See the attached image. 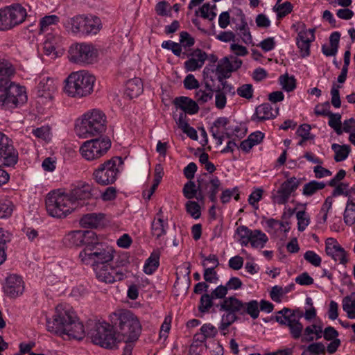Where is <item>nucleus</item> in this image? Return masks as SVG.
<instances>
[{"label":"nucleus","instance_id":"nucleus-1","mask_svg":"<svg viewBox=\"0 0 355 355\" xmlns=\"http://www.w3.org/2000/svg\"><path fill=\"white\" fill-rule=\"evenodd\" d=\"M46 329L58 335L67 336L69 339L82 340L85 336L83 324L73 311L67 304H59L55 307L53 319L46 318Z\"/></svg>","mask_w":355,"mask_h":355},{"label":"nucleus","instance_id":"nucleus-2","mask_svg":"<svg viewBox=\"0 0 355 355\" xmlns=\"http://www.w3.org/2000/svg\"><path fill=\"white\" fill-rule=\"evenodd\" d=\"M95 77L86 71L71 73L65 79L64 92L69 97L81 98L92 94Z\"/></svg>","mask_w":355,"mask_h":355},{"label":"nucleus","instance_id":"nucleus-3","mask_svg":"<svg viewBox=\"0 0 355 355\" xmlns=\"http://www.w3.org/2000/svg\"><path fill=\"white\" fill-rule=\"evenodd\" d=\"M114 250L96 239L80 252L79 258L81 262L86 265H92L93 268L97 266L109 264L114 259Z\"/></svg>","mask_w":355,"mask_h":355},{"label":"nucleus","instance_id":"nucleus-4","mask_svg":"<svg viewBox=\"0 0 355 355\" xmlns=\"http://www.w3.org/2000/svg\"><path fill=\"white\" fill-rule=\"evenodd\" d=\"M106 130V116L99 110L94 109L85 113L76 132L80 137L87 138L101 135Z\"/></svg>","mask_w":355,"mask_h":355},{"label":"nucleus","instance_id":"nucleus-5","mask_svg":"<svg viewBox=\"0 0 355 355\" xmlns=\"http://www.w3.org/2000/svg\"><path fill=\"white\" fill-rule=\"evenodd\" d=\"M27 100L25 89L9 78H0V107L15 108Z\"/></svg>","mask_w":355,"mask_h":355},{"label":"nucleus","instance_id":"nucleus-6","mask_svg":"<svg viewBox=\"0 0 355 355\" xmlns=\"http://www.w3.org/2000/svg\"><path fill=\"white\" fill-rule=\"evenodd\" d=\"M119 331L117 338L119 343L124 342L133 344L140 334L141 327L137 316L130 311L121 313L119 317Z\"/></svg>","mask_w":355,"mask_h":355},{"label":"nucleus","instance_id":"nucleus-7","mask_svg":"<svg viewBox=\"0 0 355 355\" xmlns=\"http://www.w3.org/2000/svg\"><path fill=\"white\" fill-rule=\"evenodd\" d=\"M87 334L93 343L102 347L113 349L119 343L113 326L107 322H95Z\"/></svg>","mask_w":355,"mask_h":355},{"label":"nucleus","instance_id":"nucleus-8","mask_svg":"<svg viewBox=\"0 0 355 355\" xmlns=\"http://www.w3.org/2000/svg\"><path fill=\"white\" fill-rule=\"evenodd\" d=\"M98 190L93 184L79 182L67 193L70 201L73 202L75 209L83 206H94V198L98 196Z\"/></svg>","mask_w":355,"mask_h":355},{"label":"nucleus","instance_id":"nucleus-9","mask_svg":"<svg viewBox=\"0 0 355 355\" xmlns=\"http://www.w3.org/2000/svg\"><path fill=\"white\" fill-rule=\"evenodd\" d=\"M46 209L52 217L62 218L75 210L67 193L50 192L46 198Z\"/></svg>","mask_w":355,"mask_h":355},{"label":"nucleus","instance_id":"nucleus-10","mask_svg":"<svg viewBox=\"0 0 355 355\" xmlns=\"http://www.w3.org/2000/svg\"><path fill=\"white\" fill-rule=\"evenodd\" d=\"M216 307L220 311H225L221 317V321L218 329L223 331L226 330L239 318L237 315H242L243 311V302L234 296L225 297L219 304H216Z\"/></svg>","mask_w":355,"mask_h":355},{"label":"nucleus","instance_id":"nucleus-11","mask_svg":"<svg viewBox=\"0 0 355 355\" xmlns=\"http://www.w3.org/2000/svg\"><path fill=\"white\" fill-rule=\"evenodd\" d=\"M123 164L120 157H114L100 164L93 172L95 182L102 186L112 184L117 179L119 166Z\"/></svg>","mask_w":355,"mask_h":355},{"label":"nucleus","instance_id":"nucleus-12","mask_svg":"<svg viewBox=\"0 0 355 355\" xmlns=\"http://www.w3.org/2000/svg\"><path fill=\"white\" fill-rule=\"evenodd\" d=\"M66 28L73 33L96 34L101 28V19L96 16L77 15L69 19Z\"/></svg>","mask_w":355,"mask_h":355},{"label":"nucleus","instance_id":"nucleus-13","mask_svg":"<svg viewBox=\"0 0 355 355\" xmlns=\"http://www.w3.org/2000/svg\"><path fill=\"white\" fill-rule=\"evenodd\" d=\"M98 51L92 44L76 43L69 49V60L75 64H92L96 61Z\"/></svg>","mask_w":355,"mask_h":355},{"label":"nucleus","instance_id":"nucleus-14","mask_svg":"<svg viewBox=\"0 0 355 355\" xmlns=\"http://www.w3.org/2000/svg\"><path fill=\"white\" fill-rule=\"evenodd\" d=\"M303 313L300 311H293L284 308L277 312L275 320L281 324L287 325L290 333L294 339H298L302 336L303 325L300 322Z\"/></svg>","mask_w":355,"mask_h":355},{"label":"nucleus","instance_id":"nucleus-15","mask_svg":"<svg viewBox=\"0 0 355 355\" xmlns=\"http://www.w3.org/2000/svg\"><path fill=\"white\" fill-rule=\"evenodd\" d=\"M110 146L111 141L108 138H97L84 142L80 152L85 159L92 161L105 155Z\"/></svg>","mask_w":355,"mask_h":355},{"label":"nucleus","instance_id":"nucleus-16","mask_svg":"<svg viewBox=\"0 0 355 355\" xmlns=\"http://www.w3.org/2000/svg\"><path fill=\"white\" fill-rule=\"evenodd\" d=\"M18 160V153L10 139L0 132V165L14 166Z\"/></svg>","mask_w":355,"mask_h":355},{"label":"nucleus","instance_id":"nucleus-17","mask_svg":"<svg viewBox=\"0 0 355 355\" xmlns=\"http://www.w3.org/2000/svg\"><path fill=\"white\" fill-rule=\"evenodd\" d=\"M96 279L105 284H113L121 281L125 277V273L121 270H117L110 264L97 266L93 268Z\"/></svg>","mask_w":355,"mask_h":355},{"label":"nucleus","instance_id":"nucleus-18","mask_svg":"<svg viewBox=\"0 0 355 355\" xmlns=\"http://www.w3.org/2000/svg\"><path fill=\"white\" fill-rule=\"evenodd\" d=\"M96 234L92 231L77 230L68 233L63 239L65 246L71 248L84 245L87 247L96 239Z\"/></svg>","mask_w":355,"mask_h":355},{"label":"nucleus","instance_id":"nucleus-19","mask_svg":"<svg viewBox=\"0 0 355 355\" xmlns=\"http://www.w3.org/2000/svg\"><path fill=\"white\" fill-rule=\"evenodd\" d=\"M198 189L205 190L209 193V198L213 202L216 201V194L220 189V181L214 175L204 173L200 175L197 180Z\"/></svg>","mask_w":355,"mask_h":355},{"label":"nucleus","instance_id":"nucleus-20","mask_svg":"<svg viewBox=\"0 0 355 355\" xmlns=\"http://www.w3.org/2000/svg\"><path fill=\"white\" fill-rule=\"evenodd\" d=\"M300 184V182L295 177H292L284 182L276 193L272 195L274 202L279 205L286 204L291 194L298 188Z\"/></svg>","mask_w":355,"mask_h":355},{"label":"nucleus","instance_id":"nucleus-21","mask_svg":"<svg viewBox=\"0 0 355 355\" xmlns=\"http://www.w3.org/2000/svg\"><path fill=\"white\" fill-rule=\"evenodd\" d=\"M3 290L8 296L15 298L23 293L24 283L20 276L12 274L6 278Z\"/></svg>","mask_w":355,"mask_h":355},{"label":"nucleus","instance_id":"nucleus-22","mask_svg":"<svg viewBox=\"0 0 355 355\" xmlns=\"http://www.w3.org/2000/svg\"><path fill=\"white\" fill-rule=\"evenodd\" d=\"M325 252L327 255L340 264L345 265L348 262L346 251L333 238L326 241Z\"/></svg>","mask_w":355,"mask_h":355},{"label":"nucleus","instance_id":"nucleus-23","mask_svg":"<svg viewBox=\"0 0 355 355\" xmlns=\"http://www.w3.org/2000/svg\"><path fill=\"white\" fill-rule=\"evenodd\" d=\"M315 39L314 29L301 31L297 37V45L302 57L310 54V44Z\"/></svg>","mask_w":355,"mask_h":355},{"label":"nucleus","instance_id":"nucleus-24","mask_svg":"<svg viewBox=\"0 0 355 355\" xmlns=\"http://www.w3.org/2000/svg\"><path fill=\"white\" fill-rule=\"evenodd\" d=\"M189 55L197 57L198 60H196L195 58L191 57L184 62V69L187 71H194L200 69L207 58V53L200 49H195Z\"/></svg>","mask_w":355,"mask_h":355},{"label":"nucleus","instance_id":"nucleus-25","mask_svg":"<svg viewBox=\"0 0 355 355\" xmlns=\"http://www.w3.org/2000/svg\"><path fill=\"white\" fill-rule=\"evenodd\" d=\"M37 88V96L46 99H52L53 94L56 89L53 80L49 77H44L42 78L38 83Z\"/></svg>","mask_w":355,"mask_h":355},{"label":"nucleus","instance_id":"nucleus-26","mask_svg":"<svg viewBox=\"0 0 355 355\" xmlns=\"http://www.w3.org/2000/svg\"><path fill=\"white\" fill-rule=\"evenodd\" d=\"M173 102L176 107L181 109L185 114H194L199 111L198 103L189 97H177Z\"/></svg>","mask_w":355,"mask_h":355},{"label":"nucleus","instance_id":"nucleus-27","mask_svg":"<svg viewBox=\"0 0 355 355\" xmlns=\"http://www.w3.org/2000/svg\"><path fill=\"white\" fill-rule=\"evenodd\" d=\"M278 114V109L272 112V106L266 103H263L256 107L255 113L252 117V121H262L274 119Z\"/></svg>","mask_w":355,"mask_h":355},{"label":"nucleus","instance_id":"nucleus-28","mask_svg":"<svg viewBox=\"0 0 355 355\" xmlns=\"http://www.w3.org/2000/svg\"><path fill=\"white\" fill-rule=\"evenodd\" d=\"M237 15L240 17L241 24L236 26V30L239 31V35L242 41L246 44H250L252 42V37L250 32L248 23L245 19V14L241 9H237Z\"/></svg>","mask_w":355,"mask_h":355},{"label":"nucleus","instance_id":"nucleus-29","mask_svg":"<svg viewBox=\"0 0 355 355\" xmlns=\"http://www.w3.org/2000/svg\"><path fill=\"white\" fill-rule=\"evenodd\" d=\"M167 223H164L162 216V209H159L157 214V218L154 219L151 225L152 234L159 239L166 234Z\"/></svg>","mask_w":355,"mask_h":355},{"label":"nucleus","instance_id":"nucleus-30","mask_svg":"<svg viewBox=\"0 0 355 355\" xmlns=\"http://www.w3.org/2000/svg\"><path fill=\"white\" fill-rule=\"evenodd\" d=\"M143 89L141 80L139 78H135L126 83L125 94L130 99H132L139 96L143 92Z\"/></svg>","mask_w":355,"mask_h":355},{"label":"nucleus","instance_id":"nucleus-31","mask_svg":"<svg viewBox=\"0 0 355 355\" xmlns=\"http://www.w3.org/2000/svg\"><path fill=\"white\" fill-rule=\"evenodd\" d=\"M103 214L90 213L84 215L80 220L81 227L84 228H96L104 218Z\"/></svg>","mask_w":355,"mask_h":355},{"label":"nucleus","instance_id":"nucleus-32","mask_svg":"<svg viewBox=\"0 0 355 355\" xmlns=\"http://www.w3.org/2000/svg\"><path fill=\"white\" fill-rule=\"evenodd\" d=\"M9 7L14 27L23 23L28 17L26 8L19 3H13Z\"/></svg>","mask_w":355,"mask_h":355},{"label":"nucleus","instance_id":"nucleus-33","mask_svg":"<svg viewBox=\"0 0 355 355\" xmlns=\"http://www.w3.org/2000/svg\"><path fill=\"white\" fill-rule=\"evenodd\" d=\"M232 71L230 60L227 57L223 58L219 61L216 69L218 80L230 78Z\"/></svg>","mask_w":355,"mask_h":355},{"label":"nucleus","instance_id":"nucleus-34","mask_svg":"<svg viewBox=\"0 0 355 355\" xmlns=\"http://www.w3.org/2000/svg\"><path fill=\"white\" fill-rule=\"evenodd\" d=\"M9 6L0 9V31H8L14 28Z\"/></svg>","mask_w":355,"mask_h":355},{"label":"nucleus","instance_id":"nucleus-35","mask_svg":"<svg viewBox=\"0 0 355 355\" xmlns=\"http://www.w3.org/2000/svg\"><path fill=\"white\" fill-rule=\"evenodd\" d=\"M159 265V253L157 252H153L145 262L144 266V272L147 275H151L157 269Z\"/></svg>","mask_w":355,"mask_h":355},{"label":"nucleus","instance_id":"nucleus-36","mask_svg":"<svg viewBox=\"0 0 355 355\" xmlns=\"http://www.w3.org/2000/svg\"><path fill=\"white\" fill-rule=\"evenodd\" d=\"M295 287L293 284H290L284 288L279 286H275L272 288L270 293L271 299L276 302H281L282 297L286 293L291 292Z\"/></svg>","mask_w":355,"mask_h":355},{"label":"nucleus","instance_id":"nucleus-37","mask_svg":"<svg viewBox=\"0 0 355 355\" xmlns=\"http://www.w3.org/2000/svg\"><path fill=\"white\" fill-rule=\"evenodd\" d=\"M331 149L335 153L334 159L336 162L345 160L350 153V147L348 145H339L338 144H333Z\"/></svg>","mask_w":355,"mask_h":355},{"label":"nucleus","instance_id":"nucleus-38","mask_svg":"<svg viewBox=\"0 0 355 355\" xmlns=\"http://www.w3.org/2000/svg\"><path fill=\"white\" fill-rule=\"evenodd\" d=\"M268 241V236L261 230H255L250 238V244L254 248H263Z\"/></svg>","mask_w":355,"mask_h":355},{"label":"nucleus","instance_id":"nucleus-39","mask_svg":"<svg viewBox=\"0 0 355 355\" xmlns=\"http://www.w3.org/2000/svg\"><path fill=\"white\" fill-rule=\"evenodd\" d=\"M326 184L323 182L313 180L304 185L302 193L306 196H311L318 191L323 189Z\"/></svg>","mask_w":355,"mask_h":355},{"label":"nucleus","instance_id":"nucleus-40","mask_svg":"<svg viewBox=\"0 0 355 355\" xmlns=\"http://www.w3.org/2000/svg\"><path fill=\"white\" fill-rule=\"evenodd\" d=\"M243 311L242 315L248 314L253 319H257L259 315V303L257 300H251L248 302H243Z\"/></svg>","mask_w":355,"mask_h":355},{"label":"nucleus","instance_id":"nucleus-41","mask_svg":"<svg viewBox=\"0 0 355 355\" xmlns=\"http://www.w3.org/2000/svg\"><path fill=\"white\" fill-rule=\"evenodd\" d=\"M344 221L348 225H352L355 223V203L350 198L347 202Z\"/></svg>","mask_w":355,"mask_h":355},{"label":"nucleus","instance_id":"nucleus-42","mask_svg":"<svg viewBox=\"0 0 355 355\" xmlns=\"http://www.w3.org/2000/svg\"><path fill=\"white\" fill-rule=\"evenodd\" d=\"M236 234L239 236V241L242 245L246 246L250 241V238L253 231L245 225H241L236 229Z\"/></svg>","mask_w":355,"mask_h":355},{"label":"nucleus","instance_id":"nucleus-43","mask_svg":"<svg viewBox=\"0 0 355 355\" xmlns=\"http://www.w3.org/2000/svg\"><path fill=\"white\" fill-rule=\"evenodd\" d=\"M279 82L282 89L287 92L293 91L296 87V80L295 78L293 76H289L288 73L280 76Z\"/></svg>","mask_w":355,"mask_h":355},{"label":"nucleus","instance_id":"nucleus-44","mask_svg":"<svg viewBox=\"0 0 355 355\" xmlns=\"http://www.w3.org/2000/svg\"><path fill=\"white\" fill-rule=\"evenodd\" d=\"M201 335L196 334L195 337L200 336V338H197V340H200L201 342H204L207 338H213L214 337L217 333V329L211 324H205L201 328Z\"/></svg>","mask_w":355,"mask_h":355},{"label":"nucleus","instance_id":"nucleus-45","mask_svg":"<svg viewBox=\"0 0 355 355\" xmlns=\"http://www.w3.org/2000/svg\"><path fill=\"white\" fill-rule=\"evenodd\" d=\"M59 21V17L55 15L44 16L40 21V33H42L46 31L50 26L57 24Z\"/></svg>","mask_w":355,"mask_h":355},{"label":"nucleus","instance_id":"nucleus-46","mask_svg":"<svg viewBox=\"0 0 355 355\" xmlns=\"http://www.w3.org/2000/svg\"><path fill=\"white\" fill-rule=\"evenodd\" d=\"M326 347L322 343H313L310 344L302 353V355H324Z\"/></svg>","mask_w":355,"mask_h":355},{"label":"nucleus","instance_id":"nucleus-47","mask_svg":"<svg viewBox=\"0 0 355 355\" xmlns=\"http://www.w3.org/2000/svg\"><path fill=\"white\" fill-rule=\"evenodd\" d=\"M343 309L350 319H355V299L347 296L343 300Z\"/></svg>","mask_w":355,"mask_h":355},{"label":"nucleus","instance_id":"nucleus-48","mask_svg":"<svg viewBox=\"0 0 355 355\" xmlns=\"http://www.w3.org/2000/svg\"><path fill=\"white\" fill-rule=\"evenodd\" d=\"M274 10L277 12V17L280 19L292 12L293 6L288 1H286L282 4L277 3L274 7Z\"/></svg>","mask_w":355,"mask_h":355},{"label":"nucleus","instance_id":"nucleus-49","mask_svg":"<svg viewBox=\"0 0 355 355\" xmlns=\"http://www.w3.org/2000/svg\"><path fill=\"white\" fill-rule=\"evenodd\" d=\"M297 220V229L300 232H303L310 223L309 216L305 211H299L296 214Z\"/></svg>","mask_w":355,"mask_h":355},{"label":"nucleus","instance_id":"nucleus-50","mask_svg":"<svg viewBox=\"0 0 355 355\" xmlns=\"http://www.w3.org/2000/svg\"><path fill=\"white\" fill-rule=\"evenodd\" d=\"M213 300L210 294H203L200 300L198 309L201 313L207 312L209 309L213 306Z\"/></svg>","mask_w":355,"mask_h":355},{"label":"nucleus","instance_id":"nucleus-51","mask_svg":"<svg viewBox=\"0 0 355 355\" xmlns=\"http://www.w3.org/2000/svg\"><path fill=\"white\" fill-rule=\"evenodd\" d=\"M198 191V185L196 186L193 181L187 182L183 187L182 192L184 197L187 199H192L196 195Z\"/></svg>","mask_w":355,"mask_h":355},{"label":"nucleus","instance_id":"nucleus-52","mask_svg":"<svg viewBox=\"0 0 355 355\" xmlns=\"http://www.w3.org/2000/svg\"><path fill=\"white\" fill-rule=\"evenodd\" d=\"M186 210L193 218L198 219L200 217V207L198 202L195 201H188L186 203Z\"/></svg>","mask_w":355,"mask_h":355},{"label":"nucleus","instance_id":"nucleus-53","mask_svg":"<svg viewBox=\"0 0 355 355\" xmlns=\"http://www.w3.org/2000/svg\"><path fill=\"white\" fill-rule=\"evenodd\" d=\"M213 92H207L206 90H202V89L197 90L196 92L195 98L196 100V103L200 105H203L211 100L213 98Z\"/></svg>","mask_w":355,"mask_h":355},{"label":"nucleus","instance_id":"nucleus-54","mask_svg":"<svg viewBox=\"0 0 355 355\" xmlns=\"http://www.w3.org/2000/svg\"><path fill=\"white\" fill-rule=\"evenodd\" d=\"M33 134L37 138L45 141L51 140V135L49 126H42L40 128L33 130Z\"/></svg>","mask_w":355,"mask_h":355},{"label":"nucleus","instance_id":"nucleus-55","mask_svg":"<svg viewBox=\"0 0 355 355\" xmlns=\"http://www.w3.org/2000/svg\"><path fill=\"white\" fill-rule=\"evenodd\" d=\"M14 205L8 200L0 202V218L9 217L13 211Z\"/></svg>","mask_w":355,"mask_h":355},{"label":"nucleus","instance_id":"nucleus-56","mask_svg":"<svg viewBox=\"0 0 355 355\" xmlns=\"http://www.w3.org/2000/svg\"><path fill=\"white\" fill-rule=\"evenodd\" d=\"M304 259L315 267H319L322 262L321 257L314 251L308 250L304 254Z\"/></svg>","mask_w":355,"mask_h":355},{"label":"nucleus","instance_id":"nucleus-57","mask_svg":"<svg viewBox=\"0 0 355 355\" xmlns=\"http://www.w3.org/2000/svg\"><path fill=\"white\" fill-rule=\"evenodd\" d=\"M15 73V69L10 63L6 60L0 61V76L7 78Z\"/></svg>","mask_w":355,"mask_h":355},{"label":"nucleus","instance_id":"nucleus-58","mask_svg":"<svg viewBox=\"0 0 355 355\" xmlns=\"http://www.w3.org/2000/svg\"><path fill=\"white\" fill-rule=\"evenodd\" d=\"M162 47L164 49L171 50L173 54L177 56H180L182 53L181 44L171 40L163 42L162 44Z\"/></svg>","mask_w":355,"mask_h":355},{"label":"nucleus","instance_id":"nucleus-59","mask_svg":"<svg viewBox=\"0 0 355 355\" xmlns=\"http://www.w3.org/2000/svg\"><path fill=\"white\" fill-rule=\"evenodd\" d=\"M236 92L241 97L250 99L253 96L252 85L250 84L243 85L237 89Z\"/></svg>","mask_w":355,"mask_h":355},{"label":"nucleus","instance_id":"nucleus-60","mask_svg":"<svg viewBox=\"0 0 355 355\" xmlns=\"http://www.w3.org/2000/svg\"><path fill=\"white\" fill-rule=\"evenodd\" d=\"M341 86L336 85L335 84L333 85L331 90V103L334 107L336 108H339L341 105V101L340 98V93H339V88H340Z\"/></svg>","mask_w":355,"mask_h":355},{"label":"nucleus","instance_id":"nucleus-61","mask_svg":"<svg viewBox=\"0 0 355 355\" xmlns=\"http://www.w3.org/2000/svg\"><path fill=\"white\" fill-rule=\"evenodd\" d=\"M215 92V105L218 109L222 110L227 103L226 95L220 92V88H216Z\"/></svg>","mask_w":355,"mask_h":355},{"label":"nucleus","instance_id":"nucleus-62","mask_svg":"<svg viewBox=\"0 0 355 355\" xmlns=\"http://www.w3.org/2000/svg\"><path fill=\"white\" fill-rule=\"evenodd\" d=\"M220 83V85H218L216 88H220V92L224 94L234 96L236 93L234 87L225 79H220L218 80Z\"/></svg>","mask_w":355,"mask_h":355},{"label":"nucleus","instance_id":"nucleus-63","mask_svg":"<svg viewBox=\"0 0 355 355\" xmlns=\"http://www.w3.org/2000/svg\"><path fill=\"white\" fill-rule=\"evenodd\" d=\"M195 43L194 38L191 35L186 32L182 31L180 34V44L184 47H191Z\"/></svg>","mask_w":355,"mask_h":355},{"label":"nucleus","instance_id":"nucleus-64","mask_svg":"<svg viewBox=\"0 0 355 355\" xmlns=\"http://www.w3.org/2000/svg\"><path fill=\"white\" fill-rule=\"evenodd\" d=\"M314 326L313 324L307 326L304 330L302 336H301V341L305 343H310L315 340L314 333Z\"/></svg>","mask_w":355,"mask_h":355}]
</instances>
